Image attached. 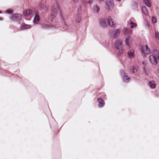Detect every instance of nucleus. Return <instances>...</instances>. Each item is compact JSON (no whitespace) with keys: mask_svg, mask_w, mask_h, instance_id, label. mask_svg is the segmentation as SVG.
I'll return each instance as SVG.
<instances>
[{"mask_svg":"<svg viewBox=\"0 0 159 159\" xmlns=\"http://www.w3.org/2000/svg\"><path fill=\"white\" fill-rule=\"evenodd\" d=\"M143 70L144 74L145 75H146L148 74V70L146 67H145L143 68Z\"/></svg>","mask_w":159,"mask_h":159,"instance_id":"obj_29","label":"nucleus"},{"mask_svg":"<svg viewBox=\"0 0 159 159\" xmlns=\"http://www.w3.org/2000/svg\"><path fill=\"white\" fill-rule=\"evenodd\" d=\"M100 8L99 6L97 5H95L94 6L93 8V12L95 13H98L100 10Z\"/></svg>","mask_w":159,"mask_h":159,"instance_id":"obj_19","label":"nucleus"},{"mask_svg":"<svg viewBox=\"0 0 159 159\" xmlns=\"http://www.w3.org/2000/svg\"><path fill=\"white\" fill-rule=\"evenodd\" d=\"M120 73L123 81L124 82L128 83L129 82L130 78L127 75V74L123 70H121Z\"/></svg>","mask_w":159,"mask_h":159,"instance_id":"obj_6","label":"nucleus"},{"mask_svg":"<svg viewBox=\"0 0 159 159\" xmlns=\"http://www.w3.org/2000/svg\"><path fill=\"white\" fill-rule=\"evenodd\" d=\"M97 101L98 103V107H99L101 108L103 107L104 102L102 99L101 98H98L97 99Z\"/></svg>","mask_w":159,"mask_h":159,"instance_id":"obj_11","label":"nucleus"},{"mask_svg":"<svg viewBox=\"0 0 159 159\" xmlns=\"http://www.w3.org/2000/svg\"><path fill=\"white\" fill-rule=\"evenodd\" d=\"M142 64L146 66L147 64L146 62L145 61H143L142 62Z\"/></svg>","mask_w":159,"mask_h":159,"instance_id":"obj_31","label":"nucleus"},{"mask_svg":"<svg viewBox=\"0 0 159 159\" xmlns=\"http://www.w3.org/2000/svg\"><path fill=\"white\" fill-rule=\"evenodd\" d=\"M32 25H28L25 23H23L20 28L21 30H26L31 28Z\"/></svg>","mask_w":159,"mask_h":159,"instance_id":"obj_9","label":"nucleus"},{"mask_svg":"<svg viewBox=\"0 0 159 159\" xmlns=\"http://www.w3.org/2000/svg\"><path fill=\"white\" fill-rule=\"evenodd\" d=\"M2 12L1 11H0V13H1Z\"/></svg>","mask_w":159,"mask_h":159,"instance_id":"obj_39","label":"nucleus"},{"mask_svg":"<svg viewBox=\"0 0 159 159\" xmlns=\"http://www.w3.org/2000/svg\"><path fill=\"white\" fill-rule=\"evenodd\" d=\"M59 12L60 16L64 24L66 25V15L61 9L58 3H56L52 6L50 14L48 16V18L49 20L52 21L55 18L57 12Z\"/></svg>","mask_w":159,"mask_h":159,"instance_id":"obj_1","label":"nucleus"},{"mask_svg":"<svg viewBox=\"0 0 159 159\" xmlns=\"http://www.w3.org/2000/svg\"><path fill=\"white\" fill-rule=\"evenodd\" d=\"M149 60L152 65H156L158 62L157 60H159V53L156 50L154 51L152 54L150 56Z\"/></svg>","mask_w":159,"mask_h":159,"instance_id":"obj_2","label":"nucleus"},{"mask_svg":"<svg viewBox=\"0 0 159 159\" xmlns=\"http://www.w3.org/2000/svg\"><path fill=\"white\" fill-rule=\"evenodd\" d=\"M81 20V17L79 16H77L75 17V21L76 23L80 22Z\"/></svg>","mask_w":159,"mask_h":159,"instance_id":"obj_25","label":"nucleus"},{"mask_svg":"<svg viewBox=\"0 0 159 159\" xmlns=\"http://www.w3.org/2000/svg\"><path fill=\"white\" fill-rule=\"evenodd\" d=\"M57 28V26L55 24H43L41 25V28L43 30H48L53 29Z\"/></svg>","mask_w":159,"mask_h":159,"instance_id":"obj_4","label":"nucleus"},{"mask_svg":"<svg viewBox=\"0 0 159 159\" xmlns=\"http://www.w3.org/2000/svg\"><path fill=\"white\" fill-rule=\"evenodd\" d=\"M40 20V16L39 13L37 12L36 13L34 17L33 20V23L34 24H37Z\"/></svg>","mask_w":159,"mask_h":159,"instance_id":"obj_10","label":"nucleus"},{"mask_svg":"<svg viewBox=\"0 0 159 159\" xmlns=\"http://www.w3.org/2000/svg\"><path fill=\"white\" fill-rule=\"evenodd\" d=\"M39 6L41 8L44 9L45 10H47L48 7V5H46L44 6V5H43L41 3L39 4Z\"/></svg>","mask_w":159,"mask_h":159,"instance_id":"obj_23","label":"nucleus"},{"mask_svg":"<svg viewBox=\"0 0 159 159\" xmlns=\"http://www.w3.org/2000/svg\"><path fill=\"white\" fill-rule=\"evenodd\" d=\"M81 10V7L79 8L78 9V11H80Z\"/></svg>","mask_w":159,"mask_h":159,"instance_id":"obj_34","label":"nucleus"},{"mask_svg":"<svg viewBox=\"0 0 159 159\" xmlns=\"http://www.w3.org/2000/svg\"><path fill=\"white\" fill-rule=\"evenodd\" d=\"M130 38L129 37H128L126 39L125 43L126 45L129 47L130 46Z\"/></svg>","mask_w":159,"mask_h":159,"instance_id":"obj_22","label":"nucleus"},{"mask_svg":"<svg viewBox=\"0 0 159 159\" xmlns=\"http://www.w3.org/2000/svg\"><path fill=\"white\" fill-rule=\"evenodd\" d=\"M141 52L143 56H145L147 54L151 52V51L147 45L142 47L141 49Z\"/></svg>","mask_w":159,"mask_h":159,"instance_id":"obj_7","label":"nucleus"},{"mask_svg":"<svg viewBox=\"0 0 159 159\" xmlns=\"http://www.w3.org/2000/svg\"><path fill=\"white\" fill-rule=\"evenodd\" d=\"M143 2L145 5L148 7H150L152 6L150 0H143Z\"/></svg>","mask_w":159,"mask_h":159,"instance_id":"obj_15","label":"nucleus"},{"mask_svg":"<svg viewBox=\"0 0 159 159\" xmlns=\"http://www.w3.org/2000/svg\"><path fill=\"white\" fill-rule=\"evenodd\" d=\"M127 55L129 58L133 57L134 56V51L133 49H131L127 52Z\"/></svg>","mask_w":159,"mask_h":159,"instance_id":"obj_16","label":"nucleus"},{"mask_svg":"<svg viewBox=\"0 0 159 159\" xmlns=\"http://www.w3.org/2000/svg\"><path fill=\"white\" fill-rule=\"evenodd\" d=\"M3 20V18L1 17H0V20Z\"/></svg>","mask_w":159,"mask_h":159,"instance_id":"obj_35","label":"nucleus"},{"mask_svg":"<svg viewBox=\"0 0 159 159\" xmlns=\"http://www.w3.org/2000/svg\"><path fill=\"white\" fill-rule=\"evenodd\" d=\"M122 45V43L120 40H118L116 41L115 43V48L117 50L121 48Z\"/></svg>","mask_w":159,"mask_h":159,"instance_id":"obj_12","label":"nucleus"},{"mask_svg":"<svg viewBox=\"0 0 159 159\" xmlns=\"http://www.w3.org/2000/svg\"><path fill=\"white\" fill-rule=\"evenodd\" d=\"M120 49H119L118 50V52L117 53V55L119 56H120L122 54L124 51V50L123 48H120Z\"/></svg>","mask_w":159,"mask_h":159,"instance_id":"obj_20","label":"nucleus"},{"mask_svg":"<svg viewBox=\"0 0 159 159\" xmlns=\"http://www.w3.org/2000/svg\"><path fill=\"white\" fill-rule=\"evenodd\" d=\"M32 12V11L30 9H27L25 11L24 14L26 16H28L31 15Z\"/></svg>","mask_w":159,"mask_h":159,"instance_id":"obj_18","label":"nucleus"},{"mask_svg":"<svg viewBox=\"0 0 159 159\" xmlns=\"http://www.w3.org/2000/svg\"><path fill=\"white\" fill-rule=\"evenodd\" d=\"M155 36L156 39H159V32L157 31L155 32Z\"/></svg>","mask_w":159,"mask_h":159,"instance_id":"obj_28","label":"nucleus"},{"mask_svg":"<svg viewBox=\"0 0 159 159\" xmlns=\"http://www.w3.org/2000/svg\"><path fill=\"white\" fill-rule=\"evenodd\" d=\"M142 14L145 16H148V12L147 8L145 6H143L142 7Z\"/></svg>","mask_w":159,"mask_h":159,"instance_id":"obj_13","label":"nucleus"},{"mask_svg":"<svg viewBox=\"0 0 159 159\" xmlns=\"http://www.w3.org/2000/svg\"><path fill=\"white\" fill-rule=\"evenodd\" d=\"M149 85L151 89H154L156 87V85L153 80H151L149 83Z\"/></svg>","mask_w":159,"mask_h":159,"instance_id":"obj_17","label":"nucleus"},{"mask_svg":"<svg viewBox=\"0 0 159 159\" xmlns=\"http://www.w3.org/2000/svg\"><path fill=\"white\" fill-rule=\"evenodd\" d=\"M131 31L129 29L125 28L124 29V33L125 34L130 33Z\"/></svg>","mask_w":159,"mask_h":159,"instance_id":"obj_26","label":"nucleus"},{"mask_svg":"<svg viewBox=\"0 0 159 159\" xmlns=\"http://www.w3.org/2000/svg\"><path fill=\"white\" fill-rule=\"evenodd\" d=\"M73 1L74 2L76 3L77 2L78 0H73Z\"/></svg>","mask_w":159,"mask_h":159,"instance_id":"obj_33","label":"nucleus"},{"mask_svg":"<svg viewBox=\"0 0 159 159\" xmlns=\"http://www.w3.org/2000/svg\"><path fill=\"white\" fill-rule=\"evenodd\" d=\"M97 0L99 2H101V1H102L103 0Z\"/></svg>","mask_w":159,"mask_h":159,"instance_id":"obj_38","label":"nucleus"},{"mask_svg":"<svg viewBox=\"0 0 159 159\" xmlns=\"http://www.w3.org/2000/svg\"><path fill=\"white\" fill-rule=\"evenodd\" d=\"M99 22L101 26L103 27H105L107 24L111 27H114L115 26V24L113 22L111 17H109L107 20L104 18L101 19L100 20Z\"/></svg>","mask_w":159,"mask_h":159,"instance_id":"obj_3","label":"nucleus"},{"mask_svg":"<svg viewBox=\"0 0 159 159\" xmlns=\"http://www.w3.org/2000/svg\"><path fill=\"white\" fill-rule=\"evenodd\" d=\"M116 0L118 2H120L121 1V0Z\"/></svg>","mask_w":159,"mask_h":159,"instance_id":"obj_37","label":"nucleus"},{"mask_svg":"<svg viewBox=\"0 0 159 159\" xmlns=\"http://www.w3.org/2000/svg\"><path fill=\"white\" fill-rule=\"evenodd\" d=\"M93 1L92 0H90L87 3L89 4H91L92 3Z\"/></svg>","mask_w":159,"mask_h":159,"instance_id":"obj_32","label":"nucleus"},{"mask_svg":"<svg viewBox=\"0 0 159 159\" xmlns=\"http://www.w3.org/2000/svg\"><path fill=\"white\" fill-rule=\"evenodd\" d=\"M130 28L131 29H133V28H135L137 26V24L135 23L134 22L132 21H130Z\"/></svg>","mask_w":159,"mask_h":159,"instance_id":"obj_21","label":"nucleus"},{"mask_svg":"<svg viewBox=\"0 0 159 159\" xmlns=\"http://www.w3.org/2000/svg\"><path fill=\"white\" fill-rule=\"evenodd\" d=\"M146 25L147 26H149V24L147 23H146Z\"/></svg>","mask_w":159,"mask_h":159,"instance_id":"obj_36","label":"nucleus"},{"mask_svg":"<svg viewBox=\"0 0 159 159\" xmlns=\"http://www.w3.org/2000/svg\"><path fill=\"white\" fill-rule=\"evenodd\" d=\"M5 13L7 14L11 15L13 13V10L11 9L7 10Z\"/></svg>","mask_w":159,"mask_h":159,"instance_id":"obj_27","label":"nucleus"},{"mask_svg":"<svg viewBox=\"0 0 159 159\" xmlns=\"http://www.w3.org/2000/svg\"><path fill=\"white\" fill-rule=\"evenodd\" d=\"M106 6L112 8L113 7L114 4L112 0H108L106 3Z\"/></svg>","mask_w":159,"mask_h":159,"instance_id":"obj_14","label":"nucleus"},{"mask_svg":"<svg viewBox=\"0 0 159 159\" xmlns=\"http://www.w3.org/2000/svg\"><path fill=\"white\" fill-rule=\"evenodd\" d=\"M22 18V15L20 14H14L11 16L10 19L11 20L14 21H20Z\"/></svg>","mask_w":159,"mask_h":159,"instance_id":"obj_5","label":"nucleus"},{"mask_svg":"<svg viewBox=\"0 0 159 159\" xmlns=\"http://www.w3.org/2000/svg\"><path fill=\"white\" fill-rule=\"evenodd\" d=\"M119 33L120 30L119 29H116L114 31L110 32V34L112 37L116 39L117 36L119 34Z\"/></svg>","mask_w":159,"mask_h":159,"instance_id":"obj_8","label":"nucleus"},{"mask_svg":"<svg viewBox=\"0 0 159 159\" xmlns=\"http://www.w3.org/2000/svg\"><path fill=\"white\" fill-rule=\"evenodd\" d=\"M152 22L155 23H156L157 22V18L154 17H152Z\"/></svg>","mask_w":159,"mask_h":159,"instance_id":"obj_30","label":"nucleus"},{"mask_svg":"<svg viewBox=\"0 0 159 159\" xmlns=\"http://www.w3.org/2000/svg\"><path fill=\"white\" fill-rule=\"evenodd\" d=\"M131 70L133 73H135L137 72L138 70V68L137 67L132 66Z\"/></svg>","mask_w":159,"mask_h":159,"instance_id":"obj_24","label":"nucleus"}]
</instances>
